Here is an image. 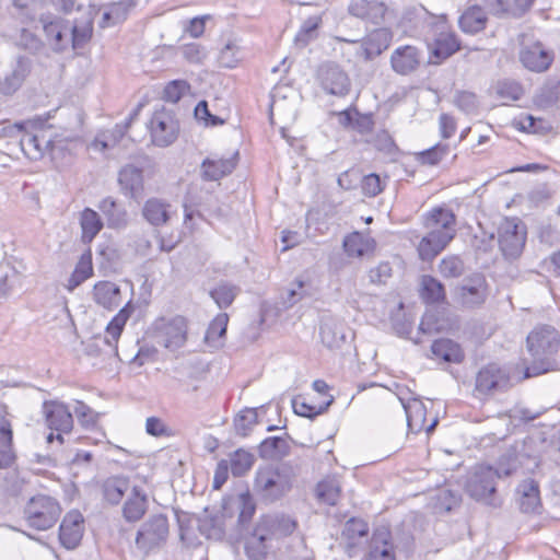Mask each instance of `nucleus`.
<instances>
[{"label": "nucleus", "instance_id": "f257e3e1", "mask_svg": "<svg viewBox=\"0 0 560 560\" xmlns=\"http://www.w3.org/2000/svg\"><path fill=\"white\" fill-rule=\"evenodd\" d=\"M532 362L525 369V377L537 376L553 370L555 355L560 347L558 331L548 325L535 328L526 339Z\"/></svg>", "mask_w": 560, "mask_h": 560}, {"label": "nucleus", "instance_id": "f03ea898", "mask_svg": "<svg viewBox=\"0 0 560 560\" xmlns=\"http://www.w3.org/2000/svg\"><path fill=\"white\" fill-rule=\"evenodd\" d=\"M293 468L288 464L259 467L255 474L254 490L265 501L275 502L292 489Z\"/></svg>", "mask_w": 560, "mask_h": 560}, {"label": "nucleus", "instance_id": "7ed1b4c3", "mask_svg": "<svg viewBox=\"0 0 560 560\" xmlns=\"http://www.w3.org/2000/svg\"><path fill=\"white\" fill-rule=\"evenodd\" d=\"M516 468V460L512 456L509 457L506 464L501 460L495 469L491 466L479 465L475 467L469 476L466 482V491L477 501L491 503L495 493V480L512 475Z\"/></svg>", "mask_w": 560, "mask_h": 560}, {"label": "nucleus", "instance_id": "20e7f679", "mask_svg": "<svg viewBox=\"0 0 560 560\" xmlns=\"http://www.w3.org/2000/svg\"><path fill=\"white\" fill-rule=\"evenodd\" d=\"M61 514L58 501L49 495L38 494L33 497L24 509V518L28 527L36 530L51 528Z\"/></svg>", "mask_w": 560, "mask_h": 560}, {"label": "nucleus", "instance_id": "39448f33", "mask_svg": "<svg viewBox=\"0 0 560 560\" xmlns=\"http://www.w3.org/2000/svg\"><path fill=\"white\" fill-rule=\"evenodd\" d=\"M499 246L505 257L515 258L526 241L525 225L516 218H505L499 229Z\"/></svg>", "mask_w": 560, "mask_h": 560}, {"label": "nucleus", "instance_id": "423d86ee", "mask_svg": "<svg viewBox=\"0 0 560 560\" xmlns=\"http://www.w3.org/2000/svg\"><path fill=\"white\" fill-rule=\"evenodd\" d=\"M316 79L327 94L343 97L350 92L351 80L348 73L335 62L320 65L316 72Z\"/></svg>", "mask_w": 560, "mask_h": 560}, {"label": "nucleus", "instance_id": "0eeeda50", "mask_svg": "<svg viewBox=\"0 0 560 560\" xmlns=\"http://www.w3.org/2000/svg\"><path fill=\"white\" fill-rule=\"evenodd\" d=\"M510 382L505 370L495 363H490L476 375L474 393L477 397H483L508 388Z\"/></svg>", "mask_w": 560, "mask_h": 560}, {"label": "nucleus", "instance_id": "6e6552de", "mask_svg": "<svg viewBox=\"0 0 560 560\" xmlns=\"http://www.w3.org/2000/svg\"><path fill=\"white\" fill-rule=\"evenodd\" d=\"M168 535V521L165 515L158 514L150 517L138 530L136 544L138 548L149 551L166 540Z\"/></svg>", "mask_w": 560, "mask_h": 560}, {"label": "nucleus", "instance_id": "1a4fd4ad", "mask_svg": "<svg viewBox=\"0 0 560 560\" xmlns=\"http://www.w3.org/2000/svg\"><path fill=\"white\" fill-rule=\"evenodd\" d=\"M81 115L79 113H74L73 121L70 122L69 126L62 128L60 132L51 131L50 128H48L51 159H56L65 152H71L75 148L80 141V136L77 129L81 127Z\"/></svg>", "mask_w": 560, "mask_h": 560}, {"label": "nucleus", "instance_id": "9d476101", "mask_svg": "<svg viewBox=\"0 0 560 560\" xmlns=\"http://www.w3.org/2000/svg\"><path fill=\"white\" fill-rule=\"evenodd\" d=\"M40 23L47 44L56 52H62L70 48L71 22L61 18H42Z\"/></svg>", "mask_w": 560, "mask_h": 560}, {"label": "nucleus", "instance_id": "9b49d317", "mask_svg": "<svg viewBox=\"0 0 560 560\" xmlns=\"http://www.w3.org/2000/svg\"><path fill=\"white\" fill-rule=\"evenodd\" d=\"M178 125L171 113L155 110L150 120L152 141L158 147H167L177 138Z\"/></svg>", "mask_w": 560, "mask_h": 560}, {"label": "nucleus", "instance_id": "f8f14e48", "mask_svg": "<svg viewBox=\"0 0 560 560\" xmlns=\"http://www.w3.org/2000/svg\"><path fill=\"white\" fill-rule=\"evenodd\" d=\"M161 343L170 349L177 350L183 347L187 339V324L182 316H175L168 320L162 319L158 324Z\"/></svg>", "mask_w": 560, "mask_h": 560}, {"label": "nucleus", "instance_id": "ddd939ff", "mask_svg": "<svg viewBox=\"0 0 560 560\" xmlns=\"http://www.w3.org/2000/svg\"><path fill=\"white\" fill-rule=\"evenodd\" d=\"M363 560H396V546L388 528L378 527L373 532Z\"/></svg>", "mask_w": 560, "mask_h": 560}, {"label": "nucleus", "instance_id": "4468645a", "mask_svg": "<svg viewBox=\"0 0 560 560\" xmlns=\"http://www.w3.org/2000/svg\"><path fill=\"white\" fill-rule=\"evenodd\" d=\"M43 413L46 424L50 430L69 433L73 428V416L69 408L55 400H47L43 404Z\"/></svg>", "mask_w": 560, "mask_h": 560}, {"label": "nucleus", "instance_id": "2eb2a0df", "mask_svg": "<svg viewBox=\"0 0 560 560\" xmlns=\"http://www.w3.org/2000/svg\"><path fill=\"white\" fill-rule=\"evenodd\" d=\"M424 226L438 235H448L452 241L456 234V217L451 209L436 207L425 214Z\"/></svg>", "mask_w": 560, "mask_h": 560}, {"label": "nucleus", "instance_id": "dca6fc26", "mask_svg": "<svg viewBox=\"0 0 560 560\" xmlns=\"http://www.w3.org/2000/svg\"><path fill=\"white\" fill-rule=\"evenodd\" d=\"M518 57L521 63L533 72H544L548 70L553 61L552 52L545 49L539 42L532 45H524L520 50Z\"/></svg>", "mask_w": 560, "mask_h": 560}, {"label": "nucleus", "instance_id": "f3484780", "mask_svg": "<svg viewBox=\"0 0 560 560\" xmlns=\"http://www.w3.org/2000/svg\"><path fill=\"white\" fill-rule=\"evenodd\" d=\"M83 515L77 510L65 515L59 527V540L65 548L78 547L83 536Z\"/></svg>", "mask_w": 560, "mask_h": 560}, {"label": "nucleus", "instance_id": "a211bd4d", "mask_svg": "<svg viewBox=\"0 0 560 560\" xmlns=\"http://www.w3.org/2000/svg\"><path fill=\"white\" fill-rule=\"evenodd\" d=\"M346 330V324L339 317L324 315L320 319V339L329 349H338L345 343L347 337Z\"/></svg>", "mask_w": 560, "mask_h": 560}, {"label": "nucleus", "instance_id": "6ab92c4d", "mask_svg": "<svg viewBox=\"0 0 560 560\" xmlns=\"http://www.w3.org/2000/svg\"><path fill=\"white\" fill-rule=\"evenodd\" d=\"M386 10L385 3L378 0H351L348 5L352 16L375 25L383 21Z\"/></svg>", "mask_w": 560, "mask_h": 560}, {"label": "nucleus", "instance_id": "aec40b11", "mask_svg": "<svg viewBox=\"0 0 560 560\" xmlns=\"http://www.w3.org/2000/svg\"><path fill=\"white\" fill-rule=\"evenodd\" d=\"M421 60V54L415 46L406 45L396 48L390 56L393 70L398 74H409L415 71Z\"/></svg>", "mask_w": 560, "mask_h": 560}, {"label": "nucleus", "instance_id": "412c9836", "mask_svg": "<svg viewBox=\"0 0 560 560\" xmlns=\"http://www.w3.org/2000/svg\"><path fill=\"white\" fill-rule=\"evenodd\" d=\"M258 525L273 541L291 535L296 527L294 520H292L290 516L280 514L264 515L259 520Z\"/></svg>", "mask_w": 560, "mask_h": 560}, {"label": "nucleus", "instance_id": "4be33fe9", "mask_svg": "<svg viewBox=\"0 0 560 560\" xmlns=\"http://www.w3.org/2000/svg\"><path fill=\"white\" fill-rule=\"evenodd\" d=\"M238 152L230 158H207L201 163V177L205 180H219L231 174L236 166Z\"/></svg>", "mask_w": 560, "mask_h": 560}, {"label": "nucleus", "instance_id": "5701e85b", "mask_svg": "<svg viewBox=\"0 0 560 560\" xmlns=\"http://www.w3.org/2000/svg\"><path fill=\"white\" fill-rule=\"evenodd\" d=\"M118 183L126 196L135 199L141 197L143 192L142 170L132 164L125 165L118 173Z\"/></svg>", "mask_w": 560, "mask_h": 560}, {"label": "nucleus", "instance_id": "b1692460", "mask_svg": "<svg viewBox=\"0 0 560 560\" xmlns=\"http://www.w3.org/2000/svg\"><path fill=\"white\" fill-rule=\"evenodd\" d=\"M273 540L269 538L266 532L257 524L246 540V555L252 560H265L268 553L273 549Z\"/></svg>", "mask_w": 560, "mask_h": 560}, {"label": "nucleus", "instance_id": "393cba45", "mask_svg": "<svg viewBox=\"0 0 560 560\" xmlns=\"http://www.w3.org/2000/svg\"><path fill=\"white\" fill-rule=\"evenodd\" d=\"M133 312V306L129 301L107 324L105 337L103 342L110 349L112 352L117 353V342L122 332V329Z\"/></svg>", "mask_w": 560, "mask_h": 560}, {"label": "nucleus", "instance_id": "a878e982", "mask_svg": "<svg viewBox=\"0 0 560 560\" xmlns=\"http://www.w3.org/2000/svg\"><path fill=\"white\" fill-rule=\"evenodd\" d=\"M392 38L393 35L388 28L382 27L374 30L363 39L361 55L366 60L378 56L383 50L388 48Z\"/></svg>", "mask_w": 560, "mask_h": 560}, {"label": "nucleus", "instance_id": "bb28decb", "mask_svg": "<svg viewBox=\"0 0 560 560\" xmlns=\"http://www.w3.org/2000/svg\"><path fill=\"white\" fill-rule=\"evenodd\" d=\"M148 510V495L138 485L131 487V493L122 508V515L127 522L139 521Z\"/></svg>", "mask_w": 560, "mask_h": 560}, {"label": "nucleus", "instance_id": "cd10ccee", "mask_svg": "<svg viewBox=\"0 0 560 560\" xmlns=\"http://www.w3.org/2000/svg\"><path fill=\"white\" fill-rule=\"evenodd\" d=\"M48 129L42 128L37 133H26L21 139L22 150L31 159L38 160L45 153L50 154Z\"/></svg>", "mask_w": 560, "mask_h": 560}, {"label": "nucleus", "instance_id": "c85d7f7f", "mask_svg": "<svg viewBox=\"0 0 560 560\" xmlns=\"http://www.w3.org/2000/svg\"><path fill=\"white\" fill-rule=\"evenodd\" d=\"M31 61L28 58L19 57L11 73L0 82V92L4 95L15 93L30 73Z\"/></svg>", "mask_w": 560, "mask_h": 560}, {"label": "nucleus", "instance_id": "c756f323", "mask_svg": "<svg viewBox=\"0 0 560 560\" xmlns=\"http://www.w3.org/2000/svg\"><path fill=\"white\" fill-rule=\"evenodd\" d=\"M94 302L107 310L117 307L121 302L120 288L110 281H98L93 288Z\"/></svg>", "mask_w": 560, "mask_h": 560}, {"label": "nucleus", "instance_id": "7c9ffc66", "mask_svg": "<svg viewBox=\"0 0 560 560\" xmlns=\"http://www.w3.org/2000/svg\"><path fill=\"white\" fill-rule=\"evenodd\" d=\"M14 460L12 427L8 419L0 418V469L11 467Z\"/></svg>", "mask_w": 560, "mask_h": 560}, {"label": "nucleus", "instance_id": "2f4dec72", "mask_svg": "<svg viewBox=\"0 0 560 560\" xmlns=\"http://www.w3.org/2000/svg\"><path fill=\"white\" fill-rule=\"evenodd\" d=\"M520 495V509L524 513H535L540 506L538 483L533 479L521 482L516 490Z\"/></svg>", "mask_w": 560, "mask_h": 560}, {"label": "nucleus", "instance_id": "473e14b6", "mask_svg": "<svg viewBox=\"0 0 560 560\" xmlns=\"http://www.w3.org/2000/svg\"><path fill=\"white\" fill-rule=\"evenodd\" d=\"M98 209L105 215L108 228L120 229L127 225L128 214L126 209L112 197L104 198L100 202Z\"/></svg>", "mask_w": 560, "mask_h": 560}, {"label": "nucleus", "instance_id": "72a5a7b5", "mask_svg": "<svg viewBox=\"0 0 560 560\" xmlns=\"http://www.w3.org/2000/svg\"><path fill=\"white\" fill-rule=\"evenodd\" d=\"M485 281L481 278L472 280V284H464L457 291L458 302L466 307H474L485 302Z\"/></svg>", "mask_w": 560, "mask_h": 560}, {"label": "nucleus", "instance_id": "f704fd0d", "mask_svg": "<svg viewBox=\"0 0 560 560\" xmlns=\"http://www.w3.org/2000/svg\"><path fill=\"white\" fill-rule=\"evenodd\" d=\"M448 235H438L434 232H428L418 245V253L422 260H432L450 243Z\"/></svg>", "mask_w": 560, "mask_h": 560}, {"label": "nucleus", "instance_id": "c9c22d12", "mask_svg": "<svg viewBox=\"0 0 560 560\" xmlns=\"http://www.w3.org/2000/svg\"><path fill=\"white\" fill-rule=\"evenodd\" d=\"M488 21L487 13L478 5L468 8L459 18V27L464 33L476 34L485 30Z\"/></svg>", "mask_w": 560, "mask_h": 560}, {"label": "nucleus", "instance_id": "e433bc0d", "mask_svg": "<svg viewBox=\"0 0 560 560\" xmlns=\"http://www.w3.org/2000/svg\"><path fill=\"white\" fill-rule=\"evenodd\" d=\"M80 226L82 230L81 241L84 244H90L103 229L104 223L95 210L85 208L80 215Z\"/></svg>", "mask_w": 560, "mask_h": 560}, {"label": "nucleus", "instance_id": "4c0bfd02", "mask_svg": "<svg viewBox=\"0 0 560 560\" xmlns=\"http://www.w3.org/2000/svg\"><path fill=\"white\" fill-rule=\"evenodd\" d=\"M260 456L268 459H281L290 453L288 436H270L265 439L259 446Z\"/></svg>", "mask_w": 560, "mask_h": 560}, {"label": "nucleus", "instance_id": "58836bf2", "mask_svg": "<svg viewBox=\"0 0 560 560\" xmlns=\"http://www.w3.org/2000/svg\"><path fill=\"white\" fill-rule=\"evenodd\" d=\"M459 42L454 33L441 32L431 47L432 55L439 60H445L459 49Z\"/></svg>", "mask_w": 560, "mask_h": 560}, {"label": "nucleus", "instance_id": "ea45409f", "mask_svg": "<svg viewBox=\"0 0 560 560\" xmlns=\"http://www.w3.org/2000/svg\"><path fill=\"white\" fill-rule=\"evenodd\" d=\"M170 205L161 199L151 198L145 201L142 213L145 220L154 226L165 224L170 219Z\"/></svg>", "mask_w": 560, "mask_h": 560}, {"label": "nucleus", "instance_id": "a19ab883", "mask_svg": "<svg viewBox=\"0 0 560 560\" xmlns=\"http://www.w3.org/2000/svg\"><path fill=\"white\" fill-rule=\"evenodd\" d=\"M431 351L435 358L448 363H459L464 359L460 346L451 339L435 340Z\"/></svg>", "mask_w": 560, "mask_h": 560}, {"label": "nucleus", "instance_id": "79ce46f5", "mask_svg": "<svg viewBox=\"0 0 560 560\" xmlns=\"http://www.w3.org/2000/svg\"><path fill=\"white\" fill-rule=\"evenodd\" d=\"M129 488V480L122 476L109 477L102 483L103 497L110 504H118Z\"/></svg>", "mask_w": 560, "mask_h": 560}, {"label": "nucleus", "instance_id": "37998d69", "mask_svg": "<svg viewBox=\"0 0 560 560\" xmlns=\"http://www.w3.org/2000/svg\"><path fill=\"white\" fill-rule=\"evenodd\" d=\"M334 402V396H328L327 399L318 404H307L301 397L292 399V407L298 416L313 419L318 415L324 413L329 406Z\"/></svg>", "mask_w": 560, "mask_h": 560}, {"label": "nucleus", "instance_id": "c03bdc74", "mask_svg": "<svg viewBox=\"0 0 560 560\" xmlns=\"http://www.w3.org/2000/svg\"><path fill=\"white\" fill-rule=\"evenodd\" d=\"M334 402V396H328L327 399L318 404H307L301 397L292 399V407L298 416L313 419L318 415L324 413L329 406Z\"/></svg>", "mask_w": 560, "mask_h": 560}, {"label": "nucleus", "instance_id": "a18cd8bd", "mask_svg": "<svg viewBox=\"0 0 560 560\" xmlns=\"http://www.w3.org/2000/svg\"><path fill=\"white\" fill-rule=\"evenodd\" d=\"M420 287V295L425 303H438L445 298L443 284L432 276H422Z\"/></svg>", "mask_w": 560, "mask_h": 560}, {"label": "nucleus", "instance_id": "49530a36", "mask_svg": "<svg viewBox=\"0 0 560 560\" xmlns=\"http://www.w3.org/2000/svg\"><path fill=\"white\" fill-rule=\"evenodd\" d=\"M340 482L335 477H326L317 483L316 495L324 503L335 505L340 498Z\"/></svg>", "mask_w": 560, "mask_h": 560}, {"label": "nucleus", "instance_id": "de8ad7c7", "mask_svg": "<svg viewBox=\"0 0 560 560\" xmlns=\"http://www.w3.org/2000/svg\"><path fill=\"white\" fill-rule=\"evenodd\" d=\"M229 468L235 477H242L250 470L255 463V456L243 448H238L230 455Z\"/></svg>", "mask_w": 560, "mask_h": 560}, {"label": "nucleus", "instance_id": "09e8293b", "mask_svg": "<svg viewBox=\"0 0 560 560\" xmlns=\"http://www.w3.org/2000/svg\"><path fill=\"white\" fill-rule=\"evenodd\" d=\"M93 275L92 256L91 253L81 256L71 277L68 280L67 289L73 291L82 282L88 280Z\"/></svg>", "mask_w": 560, "mask_h": 560}, {"label": "nucleus", "instance_id": "8fccbe9b", "mask_svg": "<svg viewBox=\"0 0 560 560\" xmlns=\"http://www.w3.org/2000/svg\"><path fill=\"white\" fill-rule=\"evenodd\" d=\"M407 417L408 428L411 431H421L425 423V407L422 401L413 399L407 405H404Z\"/></svg>", "mask_w": 560, "mask_h": 560}, {"label": "nucleus", "instance_id": "3c124183", "mask_svg": "<svg viewBox=\"0 0 560 560\" xmlns=\"http://www.w3.org/2000/svg\"><path fill=\"white\" fill-rule=\"evenodd\" d=\"M229 323V316L226 313L218 314L213 320L210 323L206 335L205 340L207 343L219 347L221 346V338L225 336L226 327Z\"/></svg>", "mask_w": 560, "mask_h": 560}, {"label": "nucleus", "instance_id": "603ef678", "mask_svg": "<svg viewBox=\"0 0 560 560\" xmlns=\"http://www.w3.org/2000/svg\"><path fill=\"white\" fill-rule=\"evenodd\" d=\"M244 58V50L237 40H229L219 54V62L224 68H234Z\"/></svg>", "mask_w": 560, "mask_h": 560}, {"label": "nucleus", "instance_id": "864d4df0", "mask_svg": "<svg viewBox=\"0 0 560 560\" xmlns=\"http://www.w3.org/2000/svg\"><path fill=\"white\" fill-rule=\"evenodd\" d=\"M126 127L117 125L112 131L103 132L98 135L91 143V148L104 152L108 148H112L120 138L124 137Z\"/></svg>", "mask_w": 560, "mask_h": 560}, {"label": "nucleus", "instance_id": "5fc2aeb1", "mask_svg": "<svg viewBox=\"0 0 560 560\" xmlns=\"http://www.w3.org/2000/svg\"><path fill=\"white\" fill-rule=\"evenodd\" d=\"M238 291V288L235 285L222 283L211 290L210 295L220 308H226L233 303Z\"/></svg>", "mask_w": 560, "mask_h": 560}, {"label": "nucleus", "instance_id": "6e6d98bb", "mask_svg": "<svg viewBox=\"0 0 560 560\" xmlns=\"http://www.w3.org/2000/svg\"><path fill=\"white\" fill-rule=\"evenodd\" d=\"M497 95L504 101H518L523 94V86L514 80H502L495 85Z\"/></svg>", "mask_w": 560, "mask_h": 560}, {"label": "nucleus", "instance_id": "4d7b16f0", "mask_svg": "<svg viewBox=\"0 0 560 560\" xmlns=\"http://www.w3.org/2000/svg\"><path fill=\"white\" fill-rule=\"evenodd\" d=\"M366 142L372 144L377 151L388 155H393L398 151V148L387 130L377 131L371 139H366Z\"/></svg>", "mask_w": 560, "mask_h": 560}, {"label": "nucleus", "instance_id": "13d9d810", "mask_svg": "<svg viewBox=\"0 0 560 560\" xmlns=\"http://www.w3.org/2000/svg\"><path fill=\"white\" fill-rule=\"evenodd\" d=\"M440 272L445 278H457L464 273V262L459 256L451 255L440 262Z\"/></svg>", "mask_w": 560, "mask_h": 560}, {"label": "nucleus", "instance_id": "bf43d9fd", "mask_svg": "<svg viewBox=\"0 0 560 560\" xmlns=\"http://www.w3.org/2000/svg\"><path fill=\"white\" fill-rule=\"evenodd\" d=\"M448 153L447 144H435L417 154V161L425 165H436Z\"/></svg>", "mask_w": 560, "mask_h": 560}, {"label": "nucleus", "instance_id": "052dcab7", "mask_svg": "<svg viewBox=\"0 0 560 560\" xmlns=\"http://www.w3.org/2000/svg\"><path fill=\"white\" fill-rule=\"evenodd\" d=\"M15 44L31 54H37L43 48L40 38L26 28L20 31L15 38Z\"/></svg>", "mask_w": 560, "mask_h": 560}, {"label": "nucleus", "instance_id": "680f3d73", "mask_svg": "<svg viewBox=\"0 0 560 560\" xmlns=\"http://www.w3.org/2000/svg\"><path fill=\"white\" fill-rule=\"evenodd\" d=\"M385 185L386 182L380 175L371 173L362 178L361 189L364 196L375 197L384 190Z\"/></svg>", "mask_w": 560, "mask_h": 560}, {"label": "nucleus", "instance_id": "e2e57ef3", "mask_svg": "<svg viewBox=\"0 0 560 560\" xmlns=\"http://www.w3.org/2000/svg\"><path fill=\"white\" fill-rule=\"evenodd\" d=\"M257 422V412L255 409L242 411L234 420V427L237 434L246 436L252 427Z\"/></svg>", "mask_w": 560, "mask_h": 560}, {"label": "nucleus", "instance_id": "0e129e2a", "mask_svg": "<svg viewBox=\"0 0 560 560\" xmlns=\"http://www.w3.org/2000/svg\"><path fill=\"white\" fill-rule=\"evenodd\" d=\"M345 252L351 257H361L366 250V244L363 237L358 233H351L343 240Z\"/></svg>", "mask_w": 560, "mask_h": 560}, {"label": "nucleus", "instance_id": "69168bd1", "mask_svg": "<svg viewBox=\"0 0 560 560\" xmlns=\"http://www.w3.org/2000/svg\"><path fill=\"white\" fill-rule=\"evenodd\" d=\"M320 19L317 16L310 18L306 20L299 33L295 36V43L296 45L304 47L307 45V43L314 38L316 30L319 25Z\"/></svg>", "mask_w": 560, "mask_h": 560}, {"label": "nucleus", "instance_id": "338daca9", "mask_svg": "<svg viewBox=\"0 0 560 560\" xmlns=\"http://www.w3.org/2000/svg\"><path fill=\"white\" fill-rule=\"evenodd\" d=\"M189 89V84L184 80H174L164 88L163 97L167 102L176 103Z\"/></svg>", "mask_w": 560, "mask_h": 560}, {"label": "nucleus", "instance_id": "774afa93", "mask_svg": "<svg viewBox=\"0 0 560 560\" xmlns=\"http://www.w3.org/2000/svg\"><path fill=\"white\" fill-rule=\"evenodd\" d=\"M74 415L78 421L85 428H91L96 424L97 413L82 401H77Z\"/></svg>", "mask_w": 560, "mask_h": 560}]
</instances>
